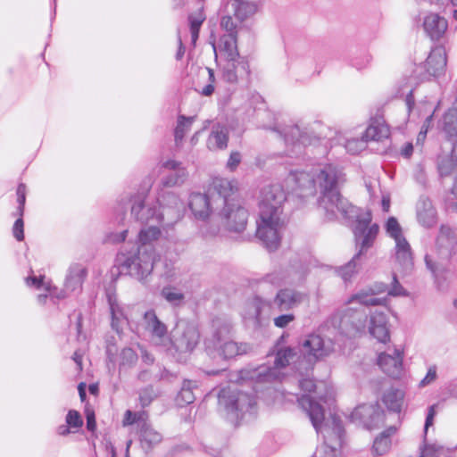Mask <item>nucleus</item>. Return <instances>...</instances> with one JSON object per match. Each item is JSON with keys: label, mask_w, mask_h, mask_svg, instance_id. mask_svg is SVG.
Here are the masks:
<instances>
[{"label": "nucleus", "mask_w": 457, "mask_h": 457, "mask_svg": "<svg viewBox=\"0 0 457 457\" xmlns=\"http://www.w3.org/2000/svg\"><path fill=\"white\" fill-rule=\"evenodd\" d=\"M395 428H390L376 437L373 444V450L378 455H383L387 453L391 445L390 436L395 433Z\"/></svg>", "instance_id": "a19ab883"}, {"label": "nucleus", "mask_w": 457, "mask_h": 457, "mask_svg": "<svg viewBox=\"0 0 457 457\" xmlns=\"http://www.w3.org/2000/svg\"><path fill=\"white\" fill-rule=\"evenodd\" d=\"M228 332V328H224L222 331L216 332L213 338L206 343V351L208 354L216 358L217 356L223 359H231L240 354H245L252 349L251 345L246 343H237L225 337Z\"/></svg>", "instance_id": "ddd939ff"}, {"label": "nucleus", "mask_w": 457, "mask_h": 457, "mask_svg": "<svg viewBox=\"0 0 457 457\" xmlns=\"http://www.w3.org/2000/svg\"><path fill=\"white\" fill-rule=\"evenodd\" d=\"M436 167L441 177H448L457 170V145L443 146L436 157Z\"/></svg>", "instance_id": "cd10ccee"}, {"label": "nucleus", "mask_w": 457, "mask_h": 457, "mask_svg": "<svg viewBox=\"0 0 457 457\" xmlns=\"http://www.w3.org/2000/svg\"><path fill=\"white\" fill-rule=\"evenodd\" d=\"M419 457H438L444 452V447L437 443L428 442L427 436L424 437L423 444L420 447Z\"/></svg>", "instance_id": "a18cd8bd"}, {"label": "nucleus", "mask_w": 457, "mask_h": 457, "mask_svg": "<svg viewBox=\"0 0 457 457\" xmlns=\"http://www.w3.org/2000/svg\"><path fill=\"white\" fill-rule=\"evenodd\" d=\"M403 400V391L395 388L388 389L383 395V403L386 407L395 412L401 411Z\"/></svg>", "instance_id": "58836bf2"}, {"label": "nucleus", "mask_w": 457, "mask_h": 457, "mask_svg": "<svg viewBox=\"0 0 457 457\" xmlns=\"http://www.w3.org/2000/svg\"><path fill=\"white\" fill-rule=\"evenodd\" d=\"M170 345L166 351L171 354L176 353H190L198 345L200 335L197 328L186 321H179L170 333Z\"/></svg>", "instance_id": "4468645a"}, {"label": "nucleus", "mask_w": 457, "mask_h": 457, "mask_svg": "<svg viewBox=\"0 0 457 457\" xmlns=\"http://www.w3.org/2000/svg\"><path fill=\"white\" fill-rule=\"evenodd\" d=\"M218 50L220 54L224 55L226 61L235 58H239L237 46V36H222L218 45Z\"/></svg>", "instance_id": "4c0bfd02"}, {"label": "nucleus", "mask_w": 457, "mask_h": 457, "mask_svg": "<svg viewBox=\"0 0 457 457\" xmlns=\"http://www.w3.org/2000/svg\"><path fill=\"white\" fill-rule=\"evenodd\" d=\"M160 225L161 224L145 225V228H141L138 233L139 245L137 248H144L145 251L155 255L154 243L158 240L161 236Z\"/></svg>", "instance_id": "7c9ffc66"}, {"label": "nucleus", "mask_w": 457, "mask_h": 457, "mask_svg": "<svg viewBox=\"0 0 457 457\" xmlns=\"http://www.w3.org/2000/svg\"><path fill=\"white\" fill-rule=\"evenodd\" d=\"M259 5L250 0H224V11L233 13L239 21H245L257 13Z\"/></svg>", "instance_id": "b1692460"}, {"label": "nucleus", "mask_w": 457, "mask_h": 457, "mask_svg": "<svg viewBox=\"0 0 457 457\" xmlns=\"http://www.w3.org/2000/svg\"><path fill=\"white\" fill-rule=\"evenodd\" d=\"M422 27L432 40H439L448 29V21L438 13L428 12L423 18Z\"/></svg>", "instance_id": "bb28decb"}, {"label": "nucleus", "mask_w": 457, "mask_h": 457, "mask_svg": "<svg viewBox=\"0 0 457 457\" xmlns=\"http://www.w3.org/2000/svg\"><path fill=\"white\" fill-rule=\"evenodd\" d=\"M417 218L424 227H431L436 223V210L428 198L421 197L417 204Z\"/></svg>", "instance_id": "72a5a7b5"}, {"label": "nucleus", "mask_w": 457, "mask_h": 457, "mask_svg": "<svg viewBox=\"0 0 457 457\" xmlns=\"http://www.w3.org/2000/svg\"><path fill=\"white\" fill-rule=\"evenodd\" d=\"M241 162V155L238 152H232L227 162V167L231 171L235 170Z\"/></svg>", "instance_id": "e2e57ef3"}, {"label": "nucleus", "mask_w": 457, "mask_h": 457, "mask_svg": "<svg viewBox=\"0 0 457 457\" xmlns=\"http://www.w3.org/2000/svg\"><path fill=\"white\" fill-rule=\"evenodd\" d=\"M435 415H436L435 406L432 405L428 408V415L426 418L425 426H424V437L427 436L428 428L433 425Z\"/></svg>", "instance_id": "0e129e2a"}, {"label": "nucleus", "mask_w": 457, "mask_h": 457, "mask_svg": "<svg viewBox=\"0 0 457 457\" xmlns=\"http://www.w3.org/2000/svg\"><path fill=\"white\" fill-rule=\"evenodd\" d=\"M220 27L228 32L226 36H237V24L235 23L230 13L223 15L220 19Z\"/></svg>", "instance_id": "864d4df0"}, {"label": "nucleus", "mask_w": 457, "mask_h": 457, "mask_svg": "<svg viewBox=\"0 0 457 457\" xmlns=\"http://www.w3.org/2000/svg\"><path fill=\"white\" fill-rule=\"evenodd\" d=\"M455 241L454 232L449 226L442 225L439 235L436 238V245L439 248H449Z\"/></svg>", "instance_id": "c03bdc74"}, {"label": "nucleus", "mask_w": 457, "mask_h": 457, "mask_svg": "<svg viewBox=\"0 0 457 457\" xmlns=\"http://www.w3.org/2000/svg\"><path fill=\"white\" fill-rule=\"evenodd\" d=\"M196 387V383L191 380H184L181 389L179 392L176 402L179 405L192 403L195 397L193 389Z\"/></svg>", "instance_id": "ea45409f"}, {"label": "nucleus", "mask_w": 457, "mask_h": 457, "mask_svg": "<svg viewBox=\"0 0 457 457\" xmlns=\"http://www.w3.org/2000/svg\"><path fill=\"white\" fill-rule=\"evenodd\" d=\"M120 366H131L133 365L134 363H136V361H137V354L136 353V352L128 347V348H124L121 353H120Z\"/></svg>", "instance_id": "603ef678"}, {"label": "nucleus", "mask_w": 457, "mask_h": 457, "mask_svg": "<svg viewBox=\"0 0 457 457\" xmlns=\"http://www.w3.org/2000/svg\"><path fill=\"white\" fill-rule=\"evenodd\" d=\"M66 423L71 429H75V432L82 427L83 420L79 411L71 410L66 415Z\"/></svg>", "instance_id": "3c124183"}, {"label": "nucleus", "mask_w": 457, "mask_h": 457, "mask_svg": "<svg viewBox=\"0 0 457 457\" xmlns=\"http://www.w3.org/2000/svg\"><path fill=\"white\" fill-rule=\"evenodd\" d=\"M249 74V64L243 57L227 60L222 67V78L228 83L247 81Z\"/></svg>", "instance_id": "412c9836"}, {"label": "nucleus", "mask_w": 457, "mask_h": 457, "mask_svg": "<svg viewBox=\"0 0 457 457\" xmlns=\"http://www.w3.org/2000/svg\"><path fill=\"white\" fill-rule=\"evenodd\" d=\"M86 274V269L82 265L77 263L71 265L65 277L63 289L61 290L52 287L51 282L46 280L45 276L37 278L34 275H29L26 278L25 282L28 287L39 290L44 289L52 297L64 299L70 295L80 291Z\"/></svg>", "instance_id": "0eeeda50"}, {"label": "nucleus", "mask_w": 457, "mask_h": 457, "mask_svg": "<svg viewBox=\"0 0 457 457\" xmlns=\"http://www.w3.org/2000/svg\"><path fill=\"white\" fill-rule=\"evenodd\" d=\"M296 353L291 347L281 348L277 351L274 366L272 368L261 365L254 369H244L239 372V379L255 382H270L280 378L279 370L285 368L295 357Z\"/></svg>", "instance_id": "1a4fd4ad"}, {"label": "nucleus", "mask_w": 457, "mask_h": 457, "mask_svg": "<svg viewBox=\"0 0 457 457\" xmlns=\"http://www.w3.org/2000/svg\"><path fill=\"white\" fill-rule=\"evenodd\" d=\"M205 17L202 12H198L197 13L191 14L189 16V23L190 29H200L202 23L204 22Z\"/></svg>", "instance_id": "680f3d73"}, {"label": "nucleus", "mask_w": 457, "mask_h": 457, "mask_svg": "<svg viewBox=\"0 0 457 457\" xmlns=\"http://www.w3.org/2000/svg\"><path fill=\"white\" fill-rule=\"evenodd\" d=\"M145 193H138L132 196L131 214L141 224H162L164 220V213L156 209V206L150 202H145Z\"/></svg>", "instance_id": "f3484780"}, {"label": "nucleus", "mask_w": 457, "mask_h": 457, "mask_svg": "<svg viewBox=\"0 0 457 457\" xmlns=\"http://www.w3.org/2000/svg\"><path fill=\"white\" fill-rule=\"evenodd\" d=\"M86 417H87V428L89 431H94L96 428L94 411L87 409L86 410Z\"/></svg>", "instance_id": "69168bd1"}, {"label": "nucleus", "mask_w": 457, "mask_h": 457, "mask_svg": "<svg viewBox=\"0 0 457 457\" xmlns=\"http://www.w3.org/2000/svg\"><path fill=\"white\" fill-rule=\"evenodd\" d=\"M403 351L395 348L387 353H380L378 358V364L386 375L398 378L403 374Z\"/></svg>", "instance_id": "4be33fe9"}, {"label": "nucleus", "mask_w": 457, "mask_h": 457, "mask_svg": "<svg viewBox=\"0 0 457 457\" xmlns=\"http://www.w3.org/2000/svg\"><path fill=\"white\" fill-rule=\"evenodd\" d=\"M301 301V294L293 289H280L272 302L260 296L249 299L243 309L242 316L245 323L252 327H261L278 312L294 308Z\"/></svg>", "instance_id": "20e7f679"}, {"label": "nucleus", "mask_w": 457, "mask_h": 457, "mask_svg": "<svg viewBox=\"0 0 457 457\" xmlns=\"http://www.w3.org/2000/svg\"><path fill=\"white\" fill-rule=\"evenodd\" d=\"M157 204L162 208L161 212L167 216V225H170L180 218L183 208L181 200L172 192L162 193L157 198Z\"/></svg>", "instance_id": "393cba45"}, {"label": "nucleus", "mask_w": 457, "mask_h": 457, "mask_svg": "<svg viewBox=\"0 0 457 457\" xmlns=\"http://www.w3.org/2000/svg\"><path fill=\"white\" fill-rule=\"evenodd\" d=\"M389 128L383 120H372L363 135L366 141H382L389 137Z\"/></svg>", "instance_id": "e433bc0d"}, {"label": "nucleus", "mask_w": 457, "mask_h": 457, "mask_svg": "<svg viewBox=\"0 0 457 457\" xmlns=\"http://www.w3.org/2000/svg\"><path fill=\"white\" fill-rule=\"evenodd\" d=\"M295 320V316L292 313H287L279 315L274 318V325L277 328H286Z\"/></svg>", "instance_id": "bf43d9fd"}, {"label": "nucleus", "mask_w": 457, "mask_h": 457, "mask_svg": "<svg viewBox=\"0 0 457 457\" xmlns=\"http://www.w3.org/2000/svg\"><path fill=\"white\" fill-rule=\"evenodd\" d=\"M17 201L19 204L18 207V212L21 216L19 219L16 220V221L13 224L12 228V233L14 237L18 241H22L24 238V223L22 220V215L24 212V204L26 201V186L24 184H20L17 188Z\"/></svg>", "instance_id": "c9c22d12"}, {"label": "nucleus", "mask_w": 457, "mask_h": 457, "mask_svg": "<svg viewBox=\"0 0 457 457\" xmlns=\"http://www.w3.org/2000/svg\"><path fill=\"white\" fill-rule=\"evenodd\" d=\"M384 412L378 403H365L356 407L352 414L353 421H359L368 429H372L383 422Z\"/></svg>", "instance_id": "6ab92c4d"}, {"label": "nucleus", "mask_w": 457, "mask_h": 457, "mask_svg": "<svg viewBox=\"0 0 457 457\" xmlns=\"http://www.w3.org/2000/svg\"><path fill=\"white\" fill-rule=\"evenodd\" d=\"M299 350L305 361L311 366L331 354L334 345L331 340L325 339L318 334H311L300 343Z\"/></svg>", "instance_id": "dca6fc26"}, {"label": "nucleus", "mask_w": 457, "mask_h": 457, "mask_svg": "<svg viewBox=\"0 0 457 457\" xmlns=\"http://www.w3.org/2000/svg\"><path fill=\"white\" fill-rule=\"evenodd\" d=\"M350 298L347 300L349 301ZM356 303L358 302L355 301ZM354 302L352 303V304ZM347 305H351L346 302ZM359 304H361L359 303ZM368 314L361 309L347 306L337 312L332 318V323L337 328L341 334L352 337L366 331Z\"/></svg>", "instance_id": "9b49d317"}, {"label": "nucleus", "mask_w": 457, "mask_h": 457, "mask_svg": "<svg viewBox=\"0 0 457 457\" xmlns=\"http://www.w3.org/2000/svg\"><path fill=\"white\" fill-rule=\"evenodd\" d=\"M384 292H387V294L392 296L406 295L405 289L400 285L396 276L394 275L389 287L384 283H375L371 287L361 289L353 295L350 297L348 303H352L356 301L361 303V305H384L386 303V299L377 296V295Z\"/></svg>", "instance_id": "2eb2a0df"}, {"label": "nucleus", "mask_w": 457, "mask_h": 457, "mask_svg": "<svg viewBox=\"0 0 457 457\" xmlns=\"http://www.w3.org/2000/svg\"><path fill=\"white\" fill-rule=\"evenodd\" d=\"M141 441L149 446L154 445L162 441V435L146 423L142 425L140 430Z\"/></svg>", "instance_id": "37998d69"}, {"label": "nucleus", "mask_w": 457, "mask_h": 457, "mask_svg": "<svg viewBox=\"0 0 457 457\" xmlns=\"http://www.w3.org/2000/svg\"><path fill=\"white\" fill-rule=\"evenodd\" d=\"M371 218L370 215L359 221V224L354 227L353 233L358 253L353 259L345 266L337 268V273L342 278L344 281H349L357 271V260L370 247L372 246L375 238L378 232V226L377 224L370 225Z\"/></svg>", "instance_id": "6e6552de"}, {"label": "nucleus", "mask_w": 457, "mask_h": 457, "mask_svg": "<svg viewBox=\"0 0 457 457\" xmlns=\"http://www.w3.org/2000/svg\"><path fill=\"white\" fill-rule=\"evenodd\" d=\"M128 230H123L119 234H113L110 237V240L113 243L123 242L126 239Z\"/></svg>", "instance_id": "774afa93"}, {"label": "nucleus", "mask_w": 457, "mask_h": 457, "mask_svg": "<svg viewBox=\"0 0 457 457\" xmlns=\"http://www.w3.org/2000/svg\"><path fill=\"white\" fill-rule=\"evenodd\" d=\"M437 129L446 143L457 145V100L438 120Z\"/></svg>", "instance_id": "5701e85b"}, {"label": "nucleus", "mask_w": 457, "mask_h": 457, "mask_svg": "<svg viewBox=\"0 0 457 457\" xmlns=\"http://www.w3.org/2000/svg\"><path fill=\"white\" fill-rule=\"evenodd\" d=\"M222 195L221 206L218 217L221 225L231 232H243L247 225L248 211L233 197L237 190L236 180L228 179H217L214 182L212 191Z\"/></svg>", "instance_id": "39448f33"}, {"label": "nucleus", "mask_w": 457, "mask_h": 457, "mask_svg": "<svg viewBox=\"0 0 457 457\" xmlns=\"http://www.w3.org/2000/svg\"><path fill=\"white\" fill-rule=\"evenodd\" d=\"M287 195L279 184L264 187L261 192L256 237L270 251H276L284 228L283 204Z\"/></svg>", "instance_id": "7ed1b4c3"}, {"label": "nucleus", "mask_w": 457, "mask_h": 457, "mask_svg": "<svg viewBox=\"0 0 457 457\" xmlns=\"http://www.w3.org/2000/svg\"><path fill=\"white\" fill-rule=\"evenodd\" d=\"M154 256L144 248H137L134 252L120 253L117 257V262L122 272L143 280L153 270Z\"/></svg>", "instance_id": "9d476101"}, {"label": "nucleus", "mask_w": 457, "mask_h": 457, "mask_svg": "<svg viewBox=\"0 0 457 457\" xmlns=\"http://www.w3.org/2000/svg\"><path fill=\"white\" fill-rule=\"evenodd\" d=\"M162 295L172 305L180 304L184 299V295L179 290L172 287H164Z\"/></svg>", "instance_id": "09e8293b"}, {"label": "nucleus", "mask_w": 457, "mask_h": 457, "mask_svg": "<svg viewBox=\"0 0 457 457\" xmlns=\"http://www.w3.org/2000/svg\"><path fill=\"white\" fill-rule=\"evenodd\" d=\"M143 415L144 412H133L131 411H127L124 415L123 425H132L142 419Z\"/></svg>", "instance_id": "052dcab7"}, {"label": "nucleus", "mask_w": 457, "mask_h": 457, "mask_svg": "<svg viewBox=\"0 0 457 457\" xmlns=\"http://www.w3.org/2000/svg\"><path fill=\"white\" fill-rule=\"evenodd\" d=\"M343 177L344 174L337 166L330 163L320 164L312 169L311 172L291 171L286 179V184L294 195L304 202L313 197L319 188L321 194L319 206L325 217L328 220L355 219L356 227L366 215H371L370 212L360 215L359 210L340 195L337 187L343 180Z\"/></svg>", "instance_id": "f257e3e1"}, {"label": "nucleus", "mask_w": 457, "mask_h": 457, "mask_svg": "<svg viewBox=\"0 0 457 457\" xmlns=\"http://www.w3.org/2000/svg\"><path fill=\"white\" fill-rule=\"evenodd\" d=\"M366 329L378 342L389 340L388 310L385 304L370 312Z\"/></svg>", "instance_id": "a211bd4d"}, {"label": "nucleus", "mask_w": 457, "mask_h": 457, "mask_svg": "<svg viewBox=\"0 0 457 457\" xmlns=\"http://www.w3.org/2000/svg\"><path fill=\"white\" fill-rule=\"evenodd\" d=\"M413 153V145L412 143L407 142L405 143L400 150V154L404 158H410Z\"/></svg>", "instance_id": "338daca9"}, {"label": "nucleus", "mask_w": 457, "mask_h": 457, "mask_svg": "<svg viewBox=\"0 0 457 457\" xmlns=\"http://www.w3.org/2000/svg\"><path fill=\"white\" fill-rule=\"evenodd\" d=\"M162 167L171 171V173L162 180L165 187L179 186L186 181L187 172L181 166L180 162L174 160H168L162 163Z\"/></svg>", "instance_id": "2f4dec72"}, {"label": "nucleus", "mask_w": 457, "mask_h": 457, "mask_svg": "<svg viewBox=\"0 0 457 457\" xmlns=\"http://www.w3.org/2000/svg\"><path fill=\"white\" fill-rule=\"evenodd\" d=\"M386 231L395 242H397L398 239H405L402 227L395 217H390L387 220L386 223Z\"/></svg>", "instance_id": "de8ad7c7"}, {"label": "nucleus", "mask_w": 457, "mask_h": 457, "mask_svg": "<svg viewBox=\"0 0 457 457\" xmlns=\"http://www.w3.org/2000/svg\"><path fill=\"white\" fill-rule=\"evenodd\" d=\"M287 283V277L282 271H274L268 274L260 283L259 291L264 293L268 288L269 285H271L274 288Z\"/></svg>", "instance_id": "79ce46f5"}, {"label": "nucleus", "mask_w": 457, "mask_h": 457, "mask_svg": "<svg viewBox=\"0 0 457 457\" xmlns=\"http://www.w3.org/2000/svg\"><path fill=\"white\" fill-rule=\"evenodd\" d=\"M195 120L194 117H186L184 115H180L178 119V124L175 129V140L178 143L179 141H182L185 135L191 129V126Z\"/></svg>", "instance_id": "49530a36"}, {"label": "nucleus", "mask_w": 457, "mask_h": 457, "mask_svg": "<svg viewBox=\"0 0 457 457\" xmlns=\"http://www.w3.org/2000/svg\"><path fill=\"white\" fill-rule=\"evenodd\" d=\"M219 403L232 415V420H238L244 419L246 413H254L256 401L252 395L223 388L219 393Z\"/></svg>", "instance_id": "f8f14e48"}, {"label": "nucleus", "mask_w": 457, "mask_h": 457, "mask_svg": "<svg viewBox=\"0 0 457 457\" xmlns=\"http://www.w3.org/2000/svg\"><path fill=\"white\" fill-rule=\"evenodd\" d=\"M437 378V368L436 365H431L428 369V372L424 378L420 382V386L424 387L432 384Z\"/></svg>", "instance_id": "13d9d810"}, {"label": "nucleus", "mask_w": 457, "mask_h": 457, "mask_svg": "<svg viewBox=\"0 0 457 457\" xmlns=\"http://www.w3.org/2000/svg\"><path fill=\"white\" fill-rule=\"evenodd\" d=\"M107 298L112 315V328L117 333H120L128 323L125 307L118 302L115 295L108 293Z\"/></svg>", "instance_id": "c756f323"}, {"label": "nucleus", "mask_w": 457, "mask_h": 457, "mask_svg": "<svg viewBox=\"0 0 457 457\" xmlns=\"http://www.w3.org/2000/svg\"><path fill=\"white\" fill-rule=\"evenodd\" d=\"M156 397V394L152 387H146L140 391L139 401L143 407L148 406Z\"/></svg>", "instance_id": "4d7b16f0"}, {"label": "nucleus", "mask_w": 457, "mask_h": 457, "mask_svg": "<svg viewBox=\"0 0 457 457\" xmlns=\"http://www.w3.org/2000/svg\"><path fill=\"white\" fill-rule=\"evenodd\" d=\"M217 179L223 178H212L206 193H192L188 199V207L194 218L204 221L199 228V234L205 240L215 237L220 232V227L214 224L213 219H211L212 214H219L222 203L221 200H220L222 195L214 190L212 191L214 182Z\"/></svg>", "instance_id": "423d86ee"}, {"label": "nucleus", "mask_w": 457, "mask_h": 457, "mask_svg": "<svg viewBox=\"0 0 457 457\" xmlns=\"http://www.w3.org/2000/svg\"><path fill=\"white\" fill-rule=\"evenodd\" d=\"M433 120V114H429L426 117V120L420 129V131L419 132L417 138H416V145H422L425 142V139L427 137V133L428 131V129L431 126Z\"/></svg>", "instance_id": "6e6d98bb"}, {"label": "nucleus", "mask_w": 457, "mask_h": 457, "mask_svg": "<svg viewBox=\"0 0 457 457\" xmlns=\"http://www.w3.org/2000/svg\"><path fill=\"white\" fill-rule=\"evenodd\" d=\"M205 71L208 74V83L203 87L199 92L201 95L204 96H210L214 92V82H215V77L214 72L212 69L206 68Z\"/></svg>", "instance_id": "5fc2aeb1"}, {"label": "nucleus", "mask_w": 457, "mask_h": 457, "mask_svg": "<svg viewBox=\"0 0 457 457\" xmlns=\"http://www.w3.org/2000/svg\"><path fill=\"white\" fill-rule=\"evenodd\" d=\"M144 323L145 330L150 334L153 342L166 350L167 345H170V336L168 334L165 324L157 318L153 310L145 312Z\"/></svg>", "instance_id": "aec40b11"}, {"label": "nucleus", "mask_w": 457, "mask_h": 457, "mask_svg": "<svg viewBox=\"0 0 457 457\" xmlns=\"http://www.w3.org/2000/svg\"><path fill=\"white\" fill-rule=\"evenodd\" d=\"M228 129L225 126L220 124L214 125L208 137L206 145L208 149L221 150L227 147L228 145Z\"/></svg>", "instance_id": "f704fd0d"}, {"label": "nucleus", "mask_w": 457, "mask_h": 457, "mask_svg": "<svg viewBox=\"0 0 457 457\" xmlns=\"http://www.w3.org/2000/svg\"><path fill=\"white\" fill-rule=\"evenodd\" d=\"M395 269L401 273H408L413 268V253L407 239L395 242Z\"/></svg>", "instance_id": "a878e982"}, {"label": "nucleus", "mask_w": 457, "mask_h": 457, "mask_svg": "<svg viewBox=\"0 0 457 457\" xmlns=\"http://www.w3.org/2000/svg\"><path fill=\"white\" fill-rule=\"evenodd\" d=\"M446 52L443 46L434 47L425 62V69L430 76H439L446 67Z\"/></svg>", "instance_id": "c85d7f7f"}, {"label": "nucleus", "mask_w": 457, "mask_h": 457, "mask_svg": "<svg viewBox=\"0 0 457 457\" xmlns=\"http://www.w3.org/2000/svg\"><path fill=\"white\" fill-rule=\"evenodd\" d=\"M300 387L308 393H312L313 389L319 390L315 395L306 394L298 399L316 432L321 434L324 439V443L317 448L313 457H339L344 428L340 419L331 413V406L334 403L332 391L328 390L323 383L316 385L311 378L300 380Z\"/></svg>", "instance_id": "f03ea898"}, {"label": "nucleus", "mask_w": 457, "mask_h": 457, "mask_svg": "<svg viewBox=\"0 0 457 457\" xmlns=\"http://www.w3.org/2000/svg\"><path fill=\"white\" fill-rule=\"evenodd\" d=\"M366 142L364 137L361 139L351 138L346 140L345 147L348 153L356 154L365 149Z\"/></svg>", "instance_id": "8fccbe9b"}, {"label": "nucleus", "mask_w": 457, "mask_h": 457, "mask_svg": "<svg viewBox=\"0 0 457 457\" xmlns=\"http://www.w3.org/2000/svg\"><path fill=\"white\" fill-rule=\"evenodd\" d=\"M274 129L278 130L284 137L287 145L292 144L294 147L297 148L298 152L302 150L303 145L305 144V137L298 124H288L282 129L275 127Z\"/></svg>", "instance_id": "473e14b6"}]
</instances>
